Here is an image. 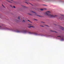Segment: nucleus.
Segmentation results:
<instances>
[{
    "label": "nucleus",
    "mask_w": 64,
    "mask_h": 64,
    "mask_svg": "<svg viewBox=\"0 0 64 64\" xmlns=\"http://www.w3.org/2000/svg\"><path fill=\"white\" fill-rule=\"evenodd\" d=\"M0 30H9L10 31H13V32H15L16 33H22L24 34H26V33H28L29 34H33L36 36H40L42 37V34H38L36 32H29L27 30H20L19 29H15L14 28H4L0 26Z\"/></svg>",
    "instance_id": "nucleus-1"
},
{
    "label": "nucleus",
    "mask_w": 64,
    "mask_h": 64,
    "mask_svg": "<svg viewBox=\"0 0 64 64\" xmlns=\"http://www.w3.org/2000/svg\"><path fill=\"white\" fill-rule=\"evenodd\" d=\"M51 12L49 11H48L46 12V14L50 18H55L57 17V16L56 15H53L50 14Z\"/></svg>",
    "instance_id": "nucleus-2"
},
{
    "label": "nucleus",
    "mask_w": 64,
    "mask_h": 64,
    "mask_svg": "<svg viewBox=\"0 0 64 64\" xmlns=\"http://www.w3.org/2000/svg\"><path fill=\"white\" fill-rule=\"evenodd\" d=\"M57 38L58 39H60V40L61 41H64V37L62 36H57Z\"/></svg>",
    "instance_id": "nucleus-3"
},
{
    "label": "nucleus",
    "mask_w": 64,
    "mask_h": 64,
    "mask_svg": "<svg viewBox=\"0 0 64 64\" xmlns=\"http://www.w3.org/2000/svg\"><path fill=\"white\" fill-rule=\"evenodd\" d=\"M59 19L60 20H64V16H63V17L61 16L59 17Z\"/></svg>",
    "instance_id": "nucleus-4"
},
{
    "label": "nucleus",
    "mask_w": 64,
    "mask_h": 64,
    "mask_svg": "<svg viewBox=\"0 0 64 64\" xmlns=\"http://www.w3.org/2000/svg\"><path fill=\"white\" fill-rule=\"evenodd\" d=\"M60 29H62V30H64V28L62 27V26H60Z\"/></svg>",
    "instance_id": "nucleus-5"
},
{
    "label": "nucleus",
    "mask_w": 64,
    "mask_h": 64,
    "mask_svg": "<svg viewBox=\"0 0 64 64\" xmlns=\"http://www.w3.org/2000/svg\"><path fill=\"white\" fill-rule=\"evenodd\" d=\"M50 32H55V33H57V32L54 31V30H50Z\"/></svg>",
    "instance_id": "nucleus-6"
},
{
    "label": "nucleus",
    "mask_w": 64,
    "mask_h": 64,
    "mask_svg": "<svg viewBox=\"0 0 64 64\" xmlns=\"http://www.w3.org/2000/svg\"><path fill=\"white\" fill-rule=\"evenodd\" d=\"M35 15L36 16H38L39 17H41V16H39L37 14H35Z\"/></svg>",
    "instance_id": "nucleus-7"
},
{
    "label": "nucleus",
    "mask_w": 64,
    "mask_h": 64,
    "mask_svg": "<svg viewBox=\"0 0 64 64\" xmlns=\"http://www.w3.org/2000/svg\"><path fill=\"white\" fill-rule=\"evenodd\" d=\"M50 1H51V0H46V2H49Z\"/></svg>",
    "instance_id": "nucleus-8"
},
{
    "label": "nucleus",
    "mask_w": 64,
    "mask_h": 64,
    "mask_svg": "<svg viewBox=\"0 0 64 64\" xmlns=\"http://www.w3.org/2000/svg\"><path fill=\"white\" fill-rule=\"evenodd\" d=\"M28 28H31V27H32L33 28V26H28Z\"/></svg>",
    "instance_id": "nucleus-9"
},
{
    "label": "nucleus",
    "mask_w": 64,
    "mask_h": 64,
    "mask_svg": "<svg viewBox=\"0 0 64 64\" xmlns=\"http://www.w3.org/2000/svg\"><path fill=\"white\" fill-rule=\"evenodd\" d=\"M32 13H35V14H37V13H36V12H34L33 11H32Z\"/></svg>",
    "instance_id": "nucleus-10"
},
{
    "label": "nucleus",
    "mask_w": 64,
    "mask_h": 64,
    "mask_svg": "<svg viewBox=\"0 0 64 64\" xmlns=\"http://www.w3.org/2000/svg\"><path fill=\"white\" fill-rule=\"evenodd\" d=\"M22 22H25V20H24L23 21H22Z\"/></svg>",
    "instance_id": "nucleus-11"
},
{
    "label": "nucleus",
    "mask_w": 64,
    "mask_h": 64,
    "mask_svg": "<svg viewBox=\"0 0 64 64\" xmlns=\"http://www.w3.org/2000/svg\"><path fill=\"white\" fill-rule=\"evenodd\" d=\"M40 10H41V11H43V10H44L42 9H41Z\"/></svg>",
    "instance_id": "nucleus-12"
},
{
    "label": "nucleus",
    "mask_w": 64,
    "mask_h": 64,
    "mask_svg": "<svg viewBox=\"0 0 64 64\" xmlns=\"http://www.w3.org/2000/svg\"><path fill=\"white\" fill-rule=\"evenodd\" d=\"M43 6H47V5H45V4H43Z\"/></svg>",
    "instance_id": "nucleus-13"
},
{
    "label": "nucleus",
    "mask_w": 64,
    "mask_h": 64,
    "mask_svg": "<svg viewBox=\"0 0 64 64\" xmlns=\"http://www.w3.org/2000/svg\"><path fill=\"white\" fill-rule=\"evenodd\" d=\"M28 14L29 15H32V14Z\"/></svg>",
    "instance_id": "nucleus-14"
},
{
    "label": "nucleus",
    "mask_w": 64,
    "mask_h": 64,
    "mask_svg": "<svg viewBox=\"0 0 64 64\" xmlns=\"http://www.w3.org/2000/svg\"><path fill=\"white\" fill-rule=\"evenodd\" d=\"M18 20H20V17H18Z\"/></svg>",
    "instance_id": "nucleus-15"
},
{
    "label": "nucleus",
    "mask_w": 64,
    "mask_h": 64,
    "mask_svg": "<svg viewBox=\"0 0 64 64\" xmlns=\"http://www.w3.org/2000/svg\"><path fill=\"white\" fill-rule=\"evenodd\" d=\"M14 8H16V7L15 6H14Z\"/></svg>",
    "instance_id": "nucleus-16"
},
{
    "label": "nucleus",
    "mask_w": 64,
    "mask_h": 64,
    "mask_svg": "<svg viewBox=\"0 0 64 64\" xmlns=\"http://www.w3.org/2000/svg\"><path fill=\"white\" fill-rule=\"evenodd\" d=\"M34 20H36V21H37V20H36L35 19H34Z\"/></svg>",
    "instance_id": "nucleus-17"
},
{
    "label": "nucleus",
    "mask_w": 64,
    "mask_h": 64,
    "mask_svg": "<svg viewBox=\"0 0 64 64\" xmlns=\"http://www.w3.org/2000/svg\"><path fill=\"white\" fill-rule=\"evenodd\" d=\"M40 26H41V27H44V26H41V25H40Z\"/></svg>",
    "instance_id": "nucleus-18"
},
{
    "label": "nucleus",
    "mask_w": 64,
    "mask_h": 64,
    "mask_svg": "<svg viewBox=\"0 0 64 64\" xmlns=\"http://www.w3.org/2000/svg\"><path fill=\"white\" fill-rule=\"evenodd\" d=\"M2 6H3L4 7V8H5V7H4V5H3L2 4Z\"/></svg>",
    "instance_id": "nucleus-19"
},
{
    "label": "nucleus",
    "mask_w": 64,
    "mask_h": 64,
    "mask_svg": "<svg viewBox=\"0 0 64 64\" xmlns=\"http://www.w3.org/2000/svg\"><path fill=\"white\" fill-rule=\"evenodd\" d=\"M8 1V2H10V3H12V2H10V1Z\"/></svg>",
    "instance_id": "nucleus-20"
},
{
    "label": "nucleus",
    "mask_w": 64,
    "mask_h": 64,
    "mask_svg": "<svg viewBox=\"0 0 64 64\" xmlns=\"http://www.w3.org/2000/svg\"><path fill=\"white\" fill-rule=\"evenodd\" d=\"M14 2V3H15V4L16 3V2Z\"/></svg>",
    "instance_id": "nucleus-21"
},
{
    "label": "nucleus",
    "mask_w": 64,
    "mask_h": 64,
    "mask_svg": "<svg viewBox=\"0 0 64 64\" xmlns=\"http://www.w3.org/2000/svg\"><path fill=\"white\" fill-rule=\"evenodd\" d=\"M30 4H31V5H32V6H33V5L32 4H30Z\"/></svg>",
    "instance_id": "nucleus-22"
},
{
    "label": "nucleus",
    "mask_w": 64,
    "mask_h": 64,
    "mask_svg": "<svg viewBox=\"0 0 64 64\" xmlns=\"http://www.w3.org/2000/svg\"><path fill=\"white\" fill-rule=\"evenodd\" d=\"M42 23H44V22H41Z\"/></svg>",
    "instance_id": "nucleus-23"
},
{
    "label": "nucleus",
    "mask_w": 64,
    "mask_h": 64,
    "mask_svg": "<svg viewBox=\"0 0 64 64\" xmlns=\"http://www.w3.org/2000/svg\"><path fill=\"white\" fill-rule=\"evenodd\" d=\"M28 21H29V22H30V21L29 20H28Z\"/></svg>",
    "instance_id": "nucleus-24"
},
{
    "label": "nucleus",
    "mask_w": 64,
    "mask_h": 64,
    "mask_svg": "<svg viewBox=\"0 0 64 64\" xmlns=\"http://www.w3.org/2000/svg\"><path fill=\"white\" fill-rule=\"evenodd\" d=\"M26 3L27 4H28V3L26 2Z\"/></svg>",
    "instance_id": "nucleus-25"
},
{
    "label": "nucleus",
    "mask_w": 64,
    "mask_h": 64,
    "mask_svg": "<svg viewBox=\"0 0 64 64\" xmlns=\"http://www.w3.org/2000/svg\"><path fill=\"white\" fill-rule=\"evenodd\" d=\"M16 21H18V20H16Z\"/></svg>",
    "instance_id": "nucleus-26"
},
{
    "label": "nucleus",
    "mask_w": 64,
    "mask_h": 64,
    "mask_svg": "<svg viewBox=\"0 0 64 64\" xmlns=\"http://www.w3.org/2000/svg\"><path fill=\"white\" fill-rule=\"evenodd\" d=\"M44 10H46V8H44Z\"/></svg>",
    "instance_id": "nucleus-27"
},
{
    "label": "nucleus",
    "mask_w": 64,
    "mask_h": 64,
    "mask_svg": "<svg viewBox=\"0 0 64 64\" xmlns=\"http://www.w3.org/2000/svg\"><path fill=\"white\" fill-rule=\"evenodd\" d=\"M10 1H13V0H10Z\"/></svg>",
    "instance_id": "nucleus-28"
},
{
    "label": "nucleus",
    "mask_w": 64,
    "mask_h": 64,
    "mask_svg": "<svg viewBox=\"0 0 64 64\" xmlns=\"http://www.w3.org/2000/svg\"><path fill=\"white\" fill-rule=\"evenodd\" d=\"M46 26H47V25H46Z\"/></svg>",
    "instance_id": "nucleus-29"
},
{
    "label": "nucleus",
    "mask_w": 64,
    "mask_h": 64,
    "mask_svg": "<svg viewBox=\"0 0 64 64\" xmlns=\"http://www.w3.org/2000/svg\"><path fill=\"white\" fill-rule=\"evenodd\" d=\"M61 16H63V15H61Z\"/></svg>",
    "instance_id": "nucleus-30"
},
{
    "label": "nucleus",
    "mask_w": 64,
    "mask_h": 64,
    "mask_svg": "<svg viewBox=\"0 0 64 64\" xmlns=\"http://www.w3.org/2000/svg\"><path fill=\"white\" fill-rule=\"evenodd\" d=\"M29 25H31V24H29Z\"/></svg>",
    "instance_id": "nucleus-31"
},
{
    "label": "nucleus",
    "mask_w": 64,
    "mask_h": 64,
    "mask_svg": "<svg viewBox=\"0 0 64 64\" xmlns=\"http://www.w3.org/2000/svg\"><path fill=\"white\" fill-rule=\"evenodd\" d=\"M24 7H26L25 6H24Z\"/></svg>",
    "instance_id": "nucleus-32"
},
{
    "label": "nucleus",
    "mask_w": 64,
    "mask_h": 64,
    "mask_svg": "<svg viewBox=\"0 0 64 64\" xmlns=\"http://www.w3.org/2000/svg\"><path fill=\"white\" fill-rule=\"evenodd\" d=\"M30 23H32V22H30Z\"/></svg>",
    "instance_id": "nucleus-33"
},
{
    "label": "nucleus",
    "mask_w": 64,
    "mask_h": 64,
    "mask_svg": "<svg viewBox=\"0 0 64 64\" xmlns=\"http://www.w3.org/2000/svg\"><path fill=\"white\" fill-rule=\"evenodd\" d=\"M11 6V7H12V6Z\"/></svg>",
    "instance_id": "nucleus-34"
},
{
    "label": "nucleus",
    "mask_w": 64,
    "mask_h": 64,
    "mask_svg": "<svg viewBox=\"0 0 64 64\" xmlns=\"http://www.w3.org/2000/svg\"><path fill=\"white\" fill-rule=\"evenodd\" d=\"M25 1H26V0H25Z\"/></svg>",
    "instance_id": "nucleus-35"
}]
</instances>
